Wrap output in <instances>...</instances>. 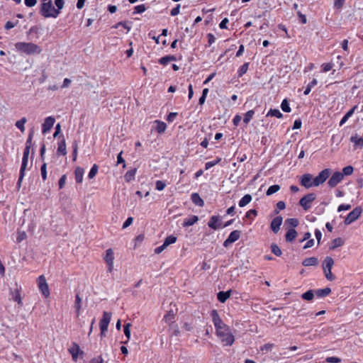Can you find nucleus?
<instances>
[{
  "label": "nucleus",
  "mask_w": 363,
  "mask_h": 363,
  "mask_svg": "<svg viewBox=\"0 0 363 363\" xmlns=\"http://www.w3.org/2000/svg\"><path fill=\"white\" fill-rule=\"evenodd\" d=\"M313 178L310 174H305L301 177V184L304 187L308 189L313 186Z\"/></svg>",
  "instance_id": "13"
},
{
  "label": "nucleus",
  "mask_w": 363,
  "mask_h": 363,
  "mask_svg": "<svg viewBox=\"0 0 363 363\" xmlns=\"http://www.w3.org/2000/svg\"><path fill=\"white\" fill-rule=\"evenodd\" d=\"M277 208L278 211H276L277 213H278L279 211L284 210L286 208L285 203L284 201H279L277 203Z\"/></svg>",
  "instance_id": "62"
},
{
  "label": "nucleus",
  "mask_w": 363,
  "mask_h": 363,
  "mask_svg": "<svg viewBox=\"0 0 363 363\" xmlns=\"http://www.w3.org/2000/svg\"><path fill=\"white\" fill-rule=\"evenodd\" d=\"M318 82L315 79H313L308 85H307V87L306 89V90L304 91V94L305 95H308L311 91V89L315 86L316 84H317Z\"/></svg>",
  "instance_id": "40"
},
{
  "label": "nucleus",
  "mask_w": 363,
  "mask_h": 363,
  "mask_svg": "<svg viewBox=\"0 0 363 363\" xmlns=\"http://www.w3.org/2000/svg\"><path fill=\"white\" fill-rule=\"evenodd\" d=\"M267 116H274L277 118H281L283 115L279 109H270L267 113Z\"/></svg>",
  "instance_id": "32"
},
{
  "label": "nucleus",
  "mask_w": 363,
  "mask_h": 363,
  "mask_svg": "<svg viewBox=\"0 0 363 363\" xmlns=\"http://www.w3.org/2000/svg\"><path fill=\"white\" fill-rule=\"evenodd\" d=\"M175 60L174 56H165L160 60V63L163 65H167L169 62Z\"/></svg>",
  "instance_id": "39"
},
{
  "label": "nucleus",
  "mask_w": 363,
  "mask_h": 363,
  "mask_svg": "<svg viewBox=\"0 0 363 363\" xmlns=\"http://www.w3.org/2000/svg\"><path fill=\"white\" fill-rule=\"evenodd\" d=\"M57 152L62 155L67 154L66 143L64 138L58 144Z\"/></svg>",
  "instance_id": "29"
},
{
  "label": "nucleus",
  "mask_w": 363,
  "mask_h": 363,
  "mask_svg": "<svg viewBox=\"0 0 363 363\" xmlns=\"http://www.w3.org/2000/svg\"><path fill=\"white\" fill-rule=\"evenodd\" d=\"M273 347H274V344L267 343L260 347V350L262 352H267L269 351H271Z\"/></svg>",
  "instance_id": "48"
},
{
  "label": "nucleus",
  "mask_w": 363,
  "mask_h": 363,
  "mask_svg": "<svg viewBox=\"0 0 363 363\" xmlns=\"http://www.w3.org/2000/svg\"><path fill=\"white\" fill-rule=\"evenodd\" d=\"M331 292V289L328 287H326L325 289H317L314 291L315 296H316L318 298H323L325 296H328Z\"/></svg>",
  "instance_id": "17"
},
{
  "label": "nucleus",
  "mask_w": 363,
  "mask_h": 363,
  "mask_svg": "<svg viewBox=\"0 0 363 363\" xmlns=\"http://www.w3.org/2000/svg\"><path fill=\"white\" fill-rule=\"evenodd\" d=\"M220 161V159L219 158V159H217L216 160L206 162L205 164L206 169H208L213 167V166L216 165Z\"/></svg>",
  "instance_id": "52"
},
{
  "label": "nucleus",
  "mask_w": 363,
  "mask_h": 363,
  "mask_svg": "<svg viewBox=\"0 0 363 363\" xmlns=\"http://www.w3.org/2000/svg\"><path fill=\"white\" fill-rule=\"evenodd\" d=\"M316 195L313 193L308 194L301 198L299 204L305 211H308L311 208L313 201L315 199Z\"/></svg>",
  "instance_id": "5"
},
{
  "label": "nucleus",
  "mask_w": 363,
  "mask_h": 363,
  "mask_svg": "<svg viewBox=\"0 0 363 363\" xmlns=\"http://www.w3.org/2000/svg\"><path fill=\"white\" fill-rule=\"evenodd\" d=\"M24 175H25V170H23V169H20L19 178H18V182H17V189H19L21 188V182L23 181Z\"/></svg>",
  "instance_id": "51"
},
{
  "label": "nucleus",
  "mask_w": 363,
  "mask_h": 363,
  "mask_svg": "<svg viewBox=\"0 0 363 363\" xmlns=\"http://www.w3.org/2000/svg\"><path fill=\"white\" fill-rule=\"evenodd\" d=\"M255 114V111L252 110L248 111L244 116L243 122L246 124H247L250 120L252 118L253 116Z\"/></svg>",
  "instance_id": "38"
},
{
  "label": "nucleus",
  "mask_w": 363,
  "mask_h": 363,
  "mask_svg": "<svg viewBox=\"0 0 363 363\" xmlns=\"http://www.w3.org/2000/svg\"><path fill=\"white\" fill-rule=\"evenodd\" d=\"M38 286L41 292V294L45 297H48L50 296V289L48 284L47 283L46 279L44 275H40L38 279Z\"/></svg>",
  "instance_id": "4"
},
{
  "label": "nucleus",
  "mask_w": 363,
  "mask_h": 363,
  "mask_svg": "<svg viewBox=\"0 0 363 363\" xmlns=\"http://www.w3.org/2000/svg\"><path fill=\"white\" fill-rule=\"evenodd\" d=\"M350 141L354 144L355 146L363 147V138L359 137L357 134L350 138Z\"/></svg>",
  "instance_id": "22"
},
{
  "label": "nucleus",
  "mask_w": 363,
  "mask_h": 363,
  "mask_svg": "<svg viewBox=\"0 0 363 363\" xmlns=\"http://www.w3.org/2000/svg\"><path fill=\"white\" fill-rule=\"evenodd\" d=\"M281 108L284 112L289 113L291 111V108L286 99L282 101Z\"/></svg>",
  "instance_id": "44"
},
{
  "label": "nucleus",
  "mask_w": 363,
  "mask_h": 363,
  "mask_svg": "<svg viewBox=\"0 0 363 363\" xmlns=\"http://www.w3.org/2000/svg\"><path fill=\"white\" fill-rule=\"evenodd\" d=\"M130 325H131L130 323H126L123 327L124 328H123L124 334L126 336V337L128 338V340H129L130 338Z\"/></svg>",
  "instance_id": "49"
},
{
  "label": "nucleus",
  "mask_w": 363,
  "mask_h": 363,
  "mask_svg": "<svg viewBox=\"0 0 363 363\" xmlns=\"http://www.w3.org/2000/svg\"><path fill=\"white\" fill-rule=\"evenodd\" d=\"M353 171L354 168L352 166L349 165L343 168L342 174H343V177L345 175L350 176L353 173Z\"/></svg>",
  "instance_id": "47"
},
{
  "label": "nucleus",
  "mask_w": 363,
  "mask_h": 363,
  "mask_svg": "<svg viewBox=\"0 0 363 363\" xmlns=\"http://www.w3.org/2000/svg\"><path fill=\"white\" fill-rule=\"evenodd\" d=\"M321 67H322L323 72H327L332 69L333 64L332 63H324L322 65Z\"/></svg>",
  "instance_id": "57"
},
{
  "label": "nucleus",
  "mask_w": 363,
  "mask_h": 363,
  "mask_svg": "<svg viewBox=\"0 0 363 363\" xmlns=\"http://www.w3.org/2000/svg\"><path fill=\"white\" fill-rule=\"evenodd\" d=\"M16 49L27 55L39 54L41 52V48L33 43H17L15 44Z\"/></svg>",
  "instance_id": "2"
},
{
  "label": "nucleus",
  "mask_w": 363,
  "mask_h": 363,
  "mask_svg": "<svg viewBox=\"0 0 363 363\" xmlns=\"http://www.w3.org/2000/svg\"><path fill=\"white\" fill-rule=\"evenodd\" d=\"M40 13L45 18H57L60 14L59 10H56L52 6V1L42 3Z\"/></svg>",
  "instance_id": "3"
},
{
  "label": "nucleus",
  "mask_w": 363,
  "mask_h": 363,
  "mask_svg": "<svg viewBox=\"0 0 363 363\" xmlns=\"http://www.w3.org/2000/svg\"><path fill=\"white\" fill-rule=\"evenodd\" d=\"M331 269H323L326 279L329 281H333L335 279V277L331 272Z\"/></svg>",
  "instance_id": "41"
},
{
  "label": "nucleus",
  "mask_w": 363,
  "mask_h": 363,
  "mask_svg": "<svg viewBox=\"0 0 363 363\" xmlns=\"http://www.w3.org/2000/svg\"><path fill=\"white\" fill-rule=\"evenodd\" d=\"M343 179V174L340 172H335L329 179L328 184L330 187L336 186Z\"/></svg>",
  "instance_id": "11"
},
{
  "label": "nucleus",
  "mask_w": 363,
  "mask_h": 363,
  "mask_svg": "<svg viewBox=\"0 0 363 363\" xmlns=\"http://www.w3.org/2000/svg\"><path fill=\"white\" fill-rule=\"evenodd\" d=\"M248 67H249V63L248 62H246L245 64H243L240 68L238 70V75L239 77H241L244 74H245L248 69Z\"/></svg>",
  "instance_id": "46"
},
{
  "label": "nucleus",
  "mask_w": 363,
  "mask_h": 363,
  "mask_svg": "<svg viewBox=\"0 0 363 363\" xmlns=\"http://www.w3.org/2000/svg\"><path fill=\"white\" fill-rule=\"evenodd\" d=\"M105 262L108 266L107 271L111 273L113 270L114 252L111 248L106 250V255L104 257Z\"/></svg>",
  "instance_id": "8"
},
{
  "label": "nucleus",
  "mask_w": 363,
  "mask_h": 363,
  "mask_svg": "<svg viewBox=\"0 0 363 363\" xmlns=\"http://www.w3.org/2000/svg\"><path fill=\"white\" fill-rule=\"evenodd\" d=\"M155 123L157 124L156 130L159 133H162L165 131L166 128H167L165 123L160 121H155Z\"/></svg>",
  "instance_id": "31"
},
{
  "label": "nucleus",
  "mask_w": 363,
  "mask_h": 363,
  "mask_svg": "<svg viewBox=\"0 0 363 363\" xmlns=\"http://www.w3.org/2000/svg\"><path fill=\"white\" fill-rule=\"evenodd\" d=\"M230 296V291H220L218 294V299L220 302L224 303Z\"/></svg>",
  "instance_id": "25"
},
{
  "label": "nucleus",
  "mask_w": 363,
  "mask_h": 363,
  "mask_svg": "<svg viewBox=\"0 0 363 363\" xmlns=\"http://www.w3.org/2000/svg\"><path fill=\"white\" fill-rule=\"evenodd\" d=\"M67 177L66 175H62L59 180V188L62 189L66 183Z\"/></svg>",
  "instance_id": "61"
},
{
  "label": "nucleus",
  "mask_w": 363,
  "mask_h": 363,
  "mask_svg": "<svg viewBox=\"0 0 363 363\" xmlns=\"http://www.w3.org/2000/svg\"><path fill=\"white\" fill-rule=\"evenodd\" d=\"M191 201L194 204L200 207H202L204 205L203 200L200 197V196L197 193H194L191 194Z\"/></svg>",
  "instance_id": "20"
},
{
  "label": "nucleus",
  "mask_w": 363,
  "mask_h": 363,
  "mask_svg": "<svg viewBox=\"0 0 363 363\" xmlns=\"http://www.w3.org/2000/svg\"><path fill=\"white\" fill-rule=\"evenodd\" d=\"M362 208L359 206L354 208L346 217L344 223L345 225H350L355 221L362 214Z\"/></svg>",
  "instance_id": "7"
},
{
  "label": "nucleus",
  "mask_w": 363,
  "mask_h": 363,
  "mask_svg": "<svg viewBox=\"0 0 363 363\" xmlns=\"http://www.w3.org/2000/svg\"><path fill=\"white\" fill-rule=\"evenodd\" d=\"M318 264V260L315 257L306 258L302 262V264L305 267L316 266Z\"/></svg>",
  "instance_id": "18"
},
{
  "label": "nucleus",
  "mask_w": 363,
  "mask_h": 363,
  "mask_svg": "<svg viewBox=\"0 0 363 363\" xmlns=\"http://www.w3.org/2000/svg\"><path fill=\"white\" fill-rule=\"evenodd\" d=\"M344 240L343 239H342L341 238H335L334 239L332 242H331V244L329 247V249L330 250H335V248L338 247H340L342 245H344Z\"/></svg>",
  "instance_id": "21"
},
{
  "label": "nucleus",
  "mask_w": 363,
  "mask_h": 363,
  "mask_svg": "<svg viewBox=\"0 0 363 363\" xmlns=\"http://www.w3.org/2000/svg\"><path fill=\"white\" fill-rule=\"evenodd\" d=\"M272 252L277 256H280L281 255V250L277 245H272Z\"/></svg>",
  "instance_id": "54"
},
{
  "label": "nucleus",
  "mask_w": 363,
  "mask_h": 363,
  "mask_svg": "<svg viewBox=\"0 0 363 363\" xmlns=\"http://www.w3.org/2000/svg\"><path fill=\"white\" fill-rule=\"evenodd\" d=\"M199 220V218L197 216H192L191 217L189 218H186L183 223V226L188 227L193 225L194 223H196Z\"/></svg>",
  "instance_id": "26"
},
{
  "label": "nucleus",
  "mask_w": 363,
  "mask_h": 363,
  "mask_svg": "<svg viewBox=\"0 0 363 363\" xmlns=\"http://www.w3.org/2000/svg\"><path fill=\"white\" fill-rule=\"evenodd\" d=\"M240 237V232L239 230H233L230 233L228 238L224 241L223 246L228 247L230 244L237 241Z\"/></svg>",
  "instance_id": "12"
},
{
  "label": "nucleus",
  "mask_w": 363,
  "mask_h": 363,
  "mask_svg": "<svg viewBox=\"0 0 363 363\" xmlns=\"http://www.w3.org/2000/svg\"><path fill=\"white\" fill-rule=\"evenodd\" d=\"M330 174V170L329 169H325L322 170L317 177L313 178V186H318L323 184Z\"/></svg>",
  "instance_id": "6"
},
{
  "label": "nucleus",
  "mask_w": 363,
  "mask_h": 363,
  "mask_svg": "<svg viewBox=\"0 0 363 363\" xmlns=\"http://www.w3.org/2000/svg\"><path fill=\"white\" fill-rule=\"evenodd\" d=\"M325 361L328 363H339L341 362V359L336 357H328Z\"/></svg>",
  "instance_id": "55"
},
{
  "label": "nucleus",
  "mask_w": 363,
  "mask_h": 363,
  "mask_svg": "<svg viewBox=\"0 0 363 363\" xmlns=\"http://www.w3.org/2000/svg\"><path fill=\"white\" fill-rule=\"evenodd\" d=\"M315 296L314 291L313 290H308L306 292L303 293L301 295V298L306 301H311L313 299Z\"/></svg>",
  "instance_id": "30"
},
{
  "label": "nucleus",
  "mask_w": 363,
  "mask_h": 363,
  "mask_svg": "<svg viewBox=\"0 0 363 363\" xmlns=\"http://www.w3.org/2000/svg\"><path fill=\"white\" fill-rule=\"evenodd\" d=\"M55 4L57 7V10H59V11H60L64 6L65 1L64 0H55Z\"/></svg>",
  "instance_id": "60"
},
{
  "label": "nucleus",
  "mask_w": 363,
  "mask_h": 363,
  "mask_svg": "<svg viewBox=\"0 0 363 363\" xmlns=\"http://www.w3.org/2000/svg\"><path fill=\"white\" fill-rule=\"evenodd\" d=\"M176 241L177 238L175 236L169 235L165 238L163 244L167 247L169 245L174 243Z\"/></svg>",
  "instance_id": "36"
},
{
  "label": "nucleus",
  "mask_w": 363,
  "mask_h": 363,
  "mask_svg": "<svg viewBox=\"0 0 363 363\" xmlns=\"http://www.w3.org/2000/svg\"><path fill=\"white\" fill-rule=\"evenodd\" d=\"M179 11H180V5L177 4L175 8L172 9L171 15L173 16H177V15H178L179 13Z\"/></svg>",
  "instance_id": "64"
},
{
  "label": "nucleus",
  "mask_w": 363,
  "mask_h": 363,
  "mask_svg": "<svg viewBox=\"0 0 363 363\" xmlns=\"http://www.w3.org/2000/svg\"><path fill=\"white\" fill-rule=\"evenodd\" d=\"M74 308H76L77 316L79 315L80 310L82 308V298L78 294L76 295Z\"/></svg>",
  "instance_id": "33"
},
{
  "label": "nucleus",
  "mask_w": 363,
  "mask_h": 363,
  "mask_svg": "<svg viewBox=\"0 0 363 363\" xmlns=\"http://www.w3.org/2000/svg\"><path fill=\"white\" fill-rule=\"evenodd\" d=\"M26 118H22L21 120L16 121V126L21 130V132L25 131V123H26Z\"/></svg>",
  "instance_id": "37"
},
{
  "label": "nucleus",
  "mask_w": 363,
  "mask_h": 363,
  "mask_svg": "<svg viewBox=\"0 0 363 363\" xmlns=\"http://www.w3.org/2000/svg\"><path fill=\"white\" fill-rule=\"evenodd\" d=\"M208 225L209 228L213 229V230H217L218 228H220V218L219 216H213L208 223Z\"/></svg>",
  "instance_id": "14"
},
{
  "label": "nucleus",
  "mask_w": 363,
  "mask_h": 363,
  "mask_svg": "<svg viewBox=\"0 0 363 363\" xmlns=\"http://www.w3.org/2000/svg\"><path fill=\"white\" fill-rule=\"evenodd\" d=\"M286 223L290 225L293 228H295L298 225V220L296 218H288L286 220Z\"/></svg>",
  "instance_id": "50"
},
{
  "label": "nucleus",
  "mask_w": 363,
  "mask_h": 363,
  "mask_svg": "<svg viewBox=\"0 0 363 363\" xmlns=\"http://www.w3.org/2000/svg\"><path fill=\"white\" fill-rule=\"evenodd\" d=\"M29 152H30V146L26 145V148L24 150V152H23V159H22V164H21V169H23V170H26V167L28 165Z\"/></svg>",
  "instance_id": "16"
},
{
  "label": "nucleus",
  "mask_w": 363,
  "mask_h": 363,
  "mask_svg": "<svg viewBox=\"0 0 363 363\" xmlns=\"http://www.w3.org/2000/svg\"><path fill=\"white\" fill-rule=\"evenodd\" d=\"M280 189V186L277 184H274L272 186H270L269 189H267L266 194L267 196H271L273 194L277 192Z\"/></svg>",
  "instance_id": "34"
},
{
  "label": "nucleus",
  "mask_w": 363,
  "mask_h": 363,
  "mask_svg": "<svg viewBox=\"0 0 363 363\" xmlns=\"http://www.w3.org/2000/svg\"><path fill=\"white\" fill-rule=\"evenodd\" d=\"M69 351L72 354V359L74 361H76L77 359L78 354L80 351L79 347L77 344H74L73 347L69 349Z\"/></svg>",
  "instance_id": "28"
},
{
  "label": "nucleus",
  "mask_w": 363,
  "mask_h": 363,
  "mask_svg": "<svg viewBox=\"0 0 363 363\" xmlns=\"http://www.w3.org/2000/svg\"><path fill=\"white\" fill-rule=\"evenodd\" d=\"M351 208V205L350 204H341L338 206L337 208V211L339 212L342 211H347V210H350Z\"/></svg>",
  "instance_id": "59"
},
{
  "label": "nucleus",
  "mask_w": 363,
  "mask_h": 363,
  "mask_svg": "<svg viewBox=\"0 0 363 363\" xmlns=\"http://www.w3.org/2000/svg\"><path fill=\"white\" fill-rule=\"evenodd\" d=\"M55 122V119L54 117H52V116L47 117L45 119L44 123L42 124V133L45 135L46 133H49L50 131V130L52 129V126L54 125Z\"/></svg>",
  "instance_id": "10"
},
{
  "label": "nucleus",
  "mask_w": 363,
  "mask_h": 363,
  "mask_svg": "<svg viewBox=\"0 0 363 363\" xmlns=\"http://www.w3.org/2000/svg\"><path fill=\"white\" fill-rule=\"evenodd\" d=\"M98 166L96 164H94L89 172L88 177L89 179H93L98 172Z\"/></svg>",
  "instance_id": "43"
},
{
  "label": "nucleus",
  "mask_w": 363,
  "mask_h": 363,
  "mask_svg": "<svg viewBox=\"0 0 363 363\" xmlns=\"http://www.w3.org/2000/svg\"><path fill=\"white\" fill-rule=\"evenodd\" d=\"M282 220L283 218L281 216H277L272 220L270 226L274 233H277L279 230Z\"/></svg>",
  "instance_id": "15"
},
{
  "label": "nucleus",
  "mask_w": 363,
  "mask_h": 363,
  "mask_svg": "<svg viewBox=\"0 0 363 363\" xmlns=\"http://www.w3.org/2000/svg\"><path fill=\"white\" fill-rule=\"evenodd\" d=\"M331 269H323L326 279L329 281H333L335 279V277L331 272Z\"/></svg>",
  "instance_id": "42"
},
{
  "label": "nucleus",
  "mask_w": 363,
  "mask_h": 363,
  "mask_svg": "<svg viewBox=\"0 0 363 363\" xmlns=\"http://www.w3.org/2000/svg\"><path fill=\"white\" fill-rule=\"evenodd\" d=\"M166 186V184L163 181L158 180L156 182V189L158 191H162Z\"/></svg>",
  "instance_id": "53"
},
{
  "label": "nucleus",
  "mask_w": 363,
  "mask_h": 363,
  "mask_svg": "<svg viewBox=\"0 0 363 363\" xmlns=\"http://www.w3.org/2000/svg\"><path fill=\"white\" fill-rule=\"evenodd\" d=\"M345 1V0H334L335 7L337 8V9H340L343 6Z\"/></svg>",
  "instance_id": "63"
},
{
  "label": "nucleus",
  "mask_w": 363,
  "mask_h": 363,
  "mask_svg": "<svg viewBox=\"0 0 363 363\" xmlns=\"http://www.w3.org/2000/svg\"><path fill=\"white\" fill-rule=\"evenodd\" d=\"M84 169L78 167L74 171L75 180L77 183H82L83 180Z\"/></svg>",
  "instance_id": "19"
},
{
  "label": "nucleus",
  "mask_w": 363,
  "mask_h": 363,
  "mask_svg": "<svg viewBox=\"0 0 363 363\" xmlns=\"http://www.w3.org/2000/svg\"><path fill=\"white\" fill-rule=\"evenodd\" d=\"M297 233L295 229L290 228L286 234V240L287 242H292L296 237Z\"/></svg>",
  "instance_id": "24"
},
{
  "label": "nucleus",
  "mask_w": 363,
  "mask_h": 363,
  "mask_svg": "<svg viewBox=\"0 0 363 363\" xmlns=\"http://www.w3.org/2000/svg\"><path fill=\"white\" fill-rule=\"evenodd\" d=\"M135 172H136V170H135V169H133V170L128 171V172L125 173V179L127 182H130V181H131V180L134 178V176H135Z\"/></svg>",
  "instance_id": "45"
},
{
  "label": "nucleus",
  "mask_w": 363,
  "mask_h": 363,
  "mask_svg": "<svg viewBox=\"0 0 363 363\" xmlns=\"http://www.w3.org/2000/svg\"><path fill=\"white\" fill-rule=\"evenodd\" d=\"M211 315L216 329V335L223 345L232 346L235 342V336L229 326L224 323L216 310H213Z\"/></svg>",
  "instance_id": "1"
},
{
  "label": "nucleus",
  "mask_w": 363,
  "mask_h": 363,
  "mask_svg": "<svg viewBox=\"0 0 363 363\" xmlns=\"http://www.w3.org/2000/svg\"><path fill=\"white\" fill-rule=\"evenodd\" d=\"M334 260L331 257H326L323 262V269H332Z\"/></svg>",
  "instance_id": "27"
},
{
  "label": "nucleus",
  "mask_w": 363,
  "mask_h": 363,
  "mask_svg": "<svg viewBox=\"0 0 363 363\" xmlns=\"http://www.w3.org/2000/svg\"><path fill=\"white\" fill-rule=\"evenodd\" d=\"M252 199V198L250 194H246L239 201L238 205L240 207H244L250 203Z\"/></svg>",
  "instance_id": "23"
},
{
  "label": "nucleus",
  "mask_w": 363,
  "mask_h": 363,
  "mask_svg": "<svg viewBox=\"0 0 363 363\" xmlns=\"http://www.w3.org/2000/svg\"><path fill=\"white\" fill-rule=\"evenodd\" d=\"M145 6L143 4L138 5L135 7V13H141L145 11Z\"/></svg>",
  "instance_id": "56"
},
{
  "label": "nucleus",
  "mask_w": 363,
  "mask_h": 363,
  "mask_svg": "<svg viewBox=\"0 0 363 363\" xmlns=\"http://www.w3.org/2000/svg\"><path fill=\"white\" fill-rule=\"evenodd\" d=\"M111 319V313L104 311L103 313V318L99 323L101 335H103L104 333L107 331Z\"/></svg>",
  "instance_id": "9"
},
{
  "label": "nucleus",
  "mask_w": 363,
  "mask_h": 363,
  "mask_svg": "<svg viewBox=\"0 0 363 363\" xmlns=\"http://www.w3.org/2000/svg\"><path fill=\"white\" fill-rule=\"evenodd\" d=\"M41 171V175L43 180H45L47 179V171H46V164L44 163L40 169Z\"/></svg>",
  "instance_id": "58"
},
{
  "label": "nucleus",
  "mask_w": 363,
  "mask_h": 363,
  "mask_svg": "<svg viewBox=\"0 0 363 363\" xmlns=\"http://www.w3.org/2000/svg\"><path fill=\"white\" fill-rule=\"evenodd\" d=\"M174 314L172 311H169L163 318V320L167 323H171L174 322Z\"/></svg>",
  "instance_id": "35"
}]
</instances>
